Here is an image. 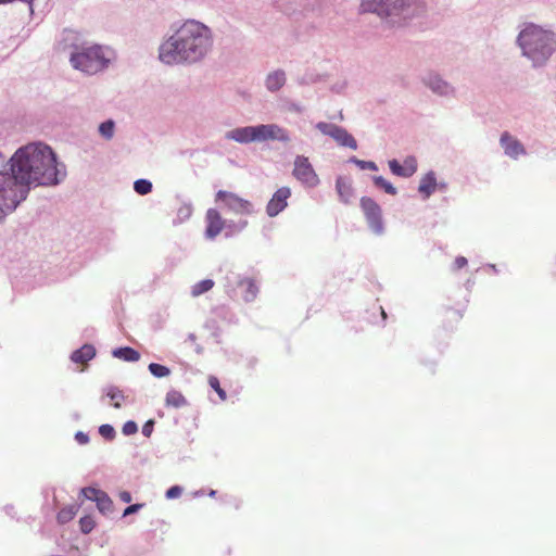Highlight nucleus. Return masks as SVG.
<instances>
[{
  "mask_svg": "<svg viewBox=\"0 0 556 556\" xmlns=\"http://www.w3.org/2000/svg\"><path fill=\"white\" fill-rule=\"evenodd\" d=\"M421 83L438 97L454 98L456 96L455 87L437 72L429 71L425 73Z\"/></svg>",
  "mask_w": 556,
  "mask_h": 556,
  "instance_id": "obj_11",
  "label": "nucleus"
},
{
  "mask_svg": "<svg viewBox=\"0 0 556 556\" xmlns=\"http://www.w3.org/2000/svg\"><path fill=\"white\" fill-rule=\"evenodd\" d=\"M287 84V73L282 68L268 72L264 78V86L270 93L280 91Z\"/></svg>",
  "mask_w": 556,
  "mask_h": 556,
  "instance_id": "obj_19",
  "label": "nucleus"
},
{
  "mask_svg": "<svg viewBox=\"0 0 556 556\" xmlns=\"http://www.w3.org/2000/svg\"><path fill=\"white\" fill-rule=\"evenodd\" d=\"M80 348L87 349V348H92V346L90 344H84Z\"/></svg>",
  "mask_w": 556,
  "mask_h": 556,
  "instance_id": "obj_50",
  "label": "nucleus"
},
{
  "mask_svg": "<svg viewBox=\"0 0 556 556\" xmlns=\"http://www.w3.org/2000/svg\"><path fill=\"white\" fill-rule=\"evenodd\" d=\"M108 397H110L111 402H113V407L119 408L122 407L123 402V393L121 390L116 388H110L106 392Z\"/></svg>",
  "mask_w": 556,
  "mask_h": 556,
  "instance_id": "obj_33",
  "label": "nucleus"
},
{
  "mask_svg": "<svg viewBox=\"0 0 556 556\" xmlns=\"http://www.w3.org/2000/svg\"><path fill=\"white\" fill-rule=\"evenodd\" d=\"M208 384H210L211 388H213L214 391H216L217 395H219L220 401H225L226 400L225 390L222 389L220 382H218L217 377L210 376L208 377Z\"/></svg>",
  "mask_w": 556,
  "mask_h": 556,
  "instance_id": "obj_36",
  "label": "nucleus"
},
{
  "mask_svg": "<svg viewBox=\"0 0 556 556\" xmlns=\"http://www.w3.org/2000/svg\"><path fill=\"white\" fill-rule=\"evenodd\" d=\"M437 188V178L433 172L427 173L420 180L418 191L422 194L424 199H428Z\"/></svg>",
  "mask_w": 556,
  "mask_h": 556,
  "instance_id": "obj_21",
  "label": "nucleus"
},
{
  "mask_svg": "<svg viewBox=\"0 0 556 556\" xmlns=\"http://www.w3.org/2000/svg\"><path fill=\"white\" fill-rule=\"evenodd\" d=\"M99 432L106 440L114 439V434H115L114 428L109 424H104V425L100 426Z\"/></svg>",
  "mask_w": 556,
  "mask_h": 556,
  "instance_id": "obj_37",
  "label": "nucleus"
},
{
  "mask_svg": "<svg viewBox=\"0 0 556 556\" xmlns=\"http://www.w3.org/2000/svg\"><path fill=\"white\" fill-rule=\"evenodd\" d=\"M205 238L214 240L224 231L226 219L216 208H208L205 214Z\"/></svg>",
  "mask_w": 556,
  "mask_h": 556,
  "instance_id": "obj_14",
  "label": "nucleus"
},
{
  "mask_svg": "<svg viewBox=\"0 0 556 556\" xmlns=\"http://www.w3.org/2000/svg\"><path fill=\"white\" fill-rule=\"evenodd\" d=\"M291 195V190L289 187H281L279 188L266 206V213L270 217L277 216L280 212L285 210L287 206V200Z\"/></svg>",
  "mask_w": 556,
  "mask_h": 556,
  "instance_id": "obj_16",
  "label": "nucleus"
},
{
  "mask_svg": "<svg viewBox=\"0 0 556 556\" xmlns=\"http://www.w3.org/2000/svg\"><path fill=\"white\" fill-rule=\"evenodd\" d=\"M135 191L140 195H146L152 191V182L148 179H138L134 182Z\"/></svg>",
  "mask_w": 556,
  "mask_h": 556,
  "instance_id": "obj_31",
  "label": "nucleus"
},
{
  "mask_svg": "<svg viewBox=\"0 0 556 556\" xmlns=\"http://www.w3.org/2000/svg\"><path fill=\"white\" fill-rule=\"evenodd\" d=\"M115 58V51L108 46L86 41H75L70 46V64L74 70L88 76L108 70Z\"/></svg>",
  "mask_w": 556,
  "mask_h": 556,
  "instance_id": "obj_5",
  "label": "nucleus"
},
{
  "mask_svg": "<svg viewBox=\"0 0 556 556\" xmlns=\"http://www.w3.org/2000/svg\"><path fill=\"white\" fill-rule=\"evenodd\" d=\"M94 357V350H74L71 355L72 362L78 364L79 370H84V366Z\"/></svg>",
  "mask_w": 556,
  "mask_h": 556,
  "instance_id": "obj_23",
  "label": "nucleus"
},
{
  "mask_svg": "<svg viewBox=\"0 0 556 556\" xmlns=\"http://www.w3.org/2000/svg\"><path fill=\"white\" fill-rule=\"evenodd\" d=\"M74 36H75V34L73 31H70V33L66 34L65 40H71V38L74 37Z\"/></svg>",
  "mask_w": 556,
  "mask_h": 556,
  "instance_id": "obj_48",
  "label": "nucleus"
},
{
  "mask_svg": "<svg viewBox=\"0 0 556 556\" xmlns=\"http://www.w3.org/2000/svg\"><path fill=\"white\" fill-rule=\"evenodd\" d=\"M517 46L533 66L544 65L556 51V33L533 23L520 29Z\"/></svg>",
  "mask_w": 556,
  "mask_h": 556,
  "instance_id": "obj_4",
  "label": "nucleus"
},
{
  "mask_svg": "<svg viewBox=\"0 0 556 556\" xmlns=\"http://www.w3.org/2000/svg\"><path fill=\"white\" fill-rule=\"evenodd\" d=\"M76 514H77L76 505H68V506L62 508L61 510H59L58 517H56L58 522L61 525H66L75 518Z\"/></svg>",
  "mask_w": 556,
  "mask_h": 556,
  "instance_id": "obj_26",
  "label": "nucleus"
},
{
  "mask_svg": "<svg viewBox=\"0 0 556 556\" xmlns=\"http://www.w3.org/2000/svg\"><path fill=\"white\" fill-rule=\"evenodd\" d=\"M467 258L464 257V256H458L456 257L455 262H454V266L456 269H460L463 267H465L467 265Z\"/></svg>",
  "mask_w": 556,
  "mask_h": 556,
  "instance_id": "obj_43",
  "label": "nucleus"
},
{
  "mask_svg": "<svg viewBox=\"0 0 556 556\" xmlns=\"http://www.w3.org/2000/svg\"><path fill=\"white\" fill-rule=\"evenodd\" d=\"M164 401H166V406L172 408H182L187 404L186 397L177 390L167 392Z\"/></svg>",
  "mask_w": 556,
  "mask_h": 556,
  "instance_id": "obj_24",
  "label": "nucleus"
},
{
  "mask_svg": "<svg viewBox=\"0 0 556 556\" xmlns=\"http://www.w3.org/2000/svg\"><path fill=\"white\" fill-rule=\"evenodd\" d=\"M213 287H214V281L212 279L201 280L192 287L191 294L193 296H199V295L210 291Z\"/></svg>",
  "mask_w": 556,
  "mask_h": 556,
  "instance_id": "obj_28",
  "label": "nucleus"
},
{
  "mask_svg": "<svg viewBox=\"0 0 556 556\" xmlns=\"http://www.w3.org/2000/svg\"><path fill=\"white\" fill-rule=\"evenodd\" d=\"M10 170L27 194L33 187L60 185L67 175L66 165L59 161L50 146L36 141L18 148L9 159Z\"/></svg>",
  "mask_w": 556,
  "mask_h": 556,
  "instance_id": "obj_2",
  "label": "nucleus"
},
{
  "mask_svg": "<svg viewBox=\"0 0 556 556\" xmlns=\"http://www.w3.org/2000/svg\"><path fill=\"white\" fill-rule=\"evenodd\" d=\"M224 137L226 140H232L241 144L268 140L288 143L291 140L289 131L277 124L237 127L226 131Z\"/></svg>",
  "mask_w": 556,
  "mask_h": 556,
  "instance_id": "obj_6",
  "label": "nucleus"
},
{
  "mask_svg": "<svg viewBox=\"0 0 556 556\" xmlns=\"http://www.w3.org/2000/svg\"><path fill=\"white\" fill-rule=\"evenodd\" d=\"M500 143L504 153L511 159L516 160L526 154V149L522 143L507 131L501 135Z\"/></svg>",
  "mask_w": 556,
  "mask_h": 556,
  "instance_id": "obj_17",
  "label": "nucleus"
},
{
  "mask_svg": "<svg viewBox=\"0 0 556 556\" xmlns=\"http://www.w3.org/2000/svg\"><path fill=\"white\" fill-rule=\"evenodd\" d=\"M151 432H153V421L150 420L142 426V434L146 437H150Z\"/></svg>",
  "mask_w": 556,
  "mask_h": 556,
  "instance_id": "obj_42",
  "label": "nucleus"
},
{
  "mask_svg": "<svg viewBox=\"0 0 556 556\" xmlns=\"http://www.w3.org/2000/svg\"><path fill=\"white\" fill-rule=\"evenodd\" d=\"M149 370L150 372H152V376H154V378H165L170 375V369H168L164 365H160L156 363L150 364Z\"/></svg>",
  "mask_w": 556,
  "mask_h": 556,
  "instance_id": "obj_32",
  "label": "nucleus"
},
{
  "mask_svg": "<svg viewBox=\"0 0 556 556\" xmlns=\"http://www.w3.org/2000/svg\"><path fill=\"white\" fill-rule=\"evenodd\" d=\"M336 189L343 203L348 204L351 202L354 197V190L349 178L342 176L338 177L336 180Z\"/></svg>",
  "mask_w": 556,
  "mask_h": 556,
  "instance_id": "obj_20",
  "label": "nucleus"
},
{
  "mask_svg": "<svg viewBox=\"0 0 556 556\" xmlns=\"http://www.w3.org/2000/svg\"><path fill=\"white\" fill-rule=\"evenodd\" d=\"M224 137L226 140H232L241 144L268 140L288 143L291 140L289 131L277 124L237 127L226 131Z\"/></svg>",
  "mask_w": 556,
  "mask_h": 556,
  "instance_id": "obj_7",
  "label": "nucleus"
},
{
  "mask_svg": "<svg viewBox=\"0 0 556 556\" xmlns=\"http://www.w3.org/2000/svg\"><path fill=\"white\" fill-rule=\"evenodd\" d=\"M214 31L195 18L175 22L157 48L159 61L167 66H190L203 62L213 51Z\"/></svg>",
  "mask_w": 556,
  "mask_h": 556,
  "instance_id": "obj_1",
  "label": "nucleus"
},
{
  "mask_svg": "<svg viewBox=\"0 0 556 556\" xmlns=\"http://www.w3.org/2000/svg\"><path fill=\"white\" fill-rule=\"evenodd\" d=\"M215 202L219 204L220 208L237 215H250L254 212L250 201L230 191L219 190L216 193Z\"/></svg>",
  "mask_w": 556,
  "mask_h": 556,
  "instance_id": "obj_9",
  "label": "nucleus"
},
{
  "mask_svg": "<svg viewBox=\"0 0 556 556\" xmlns=\"http://www.w3.org/2000/svg\"><path fill=\"white\" fill-rule=\"evenodd\" d=\"M380 309H381L382 318L384 320L387 318V314H386V312H384V309L382 307H380Z\"/></svg>",
  "mask_w": 556,
  "mask_h": 556,
  "instance_id": "obj_49",
  "label": "nucleus"
},
{
  "mask_svg": "<svg viewBox=\"0 0 556 556\" xmlns=\"http://www.w3.org/2000/svg\"><path fill=\"white\" fill-rule=\"evenodd\" d=\"M113 355L125 362H137L140 358L139 351L137 350H113Z\"/></svg>",
  "mask_w": 556,
  "mask_h": 556,
  "instance_id": "obj_27",
  "label": "nucleus"
},
{
  "mask_svg": "<svg viewBox=\"0 0 556 556\" xmlns=\"http://www.w3.org/2000/svg\"><path fill=\"white\" fill-rule=\"evenodd\" d=\"M122 432H124L125 435H134L137 432V425L134 421H127L124 424V427H122Z\"/></svg>",
  "mask_w": 556,
  "mask_h": 556,
  "instance_id": "obj_38",
  "label": "nucleus"
},
{
  "mask_svg": "<svg viewBox=\"0 0 556 556\" xmlns=\"http://www.w3.org/2000/svg\"><path fill=\"white\" fill-rule=\"evenodd\" d=\"M389 168L392 174L408 178L417 170V160L415 156H407L403 164H400L395 159L389 161Z\"/></svg>",
  "mask_w": 556,
  "mask_h": 556,
  "instance_id": "obj_18",
  "label": "nucleus"
},
{
  "mask_svg": "<svg viewBox=\"0 0 556 556\" xmlns=\"http://www.w3.org/2000/svg\"><path fill=\"white\" fill-rule=\"evenodd\" d=\"M323 135L329 136L332 138L339 146L346 147L352 150L357 149V142L354 137L348 132L341 126H338L332 123L319 122L315 126Z\"/></svg>",
  "mask_w": 556,
  "mask_h": 556,
  "instance_id": "obj_12",
  "label": "nucleus"
},
{
  "mask_svg": "<svg viewBox=\"0 0 556 556\" xmlns=\"http://www.w3.org/2000/svg\"><path fill=\"white\" fill-rule=\"evenodd\" d=\"M181 493H182L181 488L178 485H174V486L169 488V490H167L166 497L169 500L178 498L179 496H181Z\"/></svg>",
  "mask_w": 556,
  "mask_h": 556,
  "instance_id": "obj_40",
  "label": "nucleus"
},
{
  "mask_svg": "<svg viewBox=\"0 0 556 556\" xmlns=\"http://www.w3.org/2000/svg\"><path fill=\"white\" fill-rule=\"evenodd\" d=\"M361 206L372 231L380 235L383 231L380 206L370 198L361 199Z\"/></svg>",
  "mask_w": 556,
  "mask_h": 556,
  "instance_id": "obj_13",
  "label": "nucleus"
},
{
  "mask_svg": "<svg viewBox=\"0 0 556 556\" xmlns=\"http://www.w3.org/2000/svg\"><path fill=\"white\" fill-rule=\"evenodd\" d=\"M248 225L245 219H241L239 222L226 219V225L224 228L225 237L229 238L239 232H241Z\"/></svg>",
  "mask_w": 556,
  "mask_h": 556,
  "instance_id": "obj_25",
  "label": "nucleus"
},
{
  "mask_svg": "<svg viewBox=\"0 0 556 556\" xmlns=\"http://www.w3.org/2000/svg\"><path fill=\"white\" fill-rule=\"evenodd\" d=\"M76 440H78V442L81 444H86L88 439L86 434L78 432L76 433Z\"/></svg>",
  "mask_w": 556,
  "mask_h": 556,
  "instance_id": "obj_46",
  "label": "nucleus"
},
{
  "mask_svg": "<svg viewBox=\"0 0 556 556\" xmlns=\"http://www.w3.org/2000/svg\"><path fill=\"white\" fill-rule=\"evenodd\" d=\"M94 528V521L93 518L90 516H84L81 519H79V530H81L83 533L88 534L93 530Z\"/></svg>",
  "mask_w": 556,
  "mask_h": 556,
  "instance_id": "obj_35",
  "label": "nucleus"
},
{
  "mask_svg": "<svg viewBox=\"0 0 556 556\" xmlns=\"http://www.w3.org/2000/svg\"><path fill=\"white\" fill-rule=\"evenodd\" d=\"M239 286L244 289L243 299L245 302H252L255 300L258 293V287L253 279L244 278L239 282Z\"/></svg>",
  "mask_w": 556,
  "mask_h": 556,
  "instance_id": "obj_22",
  "label": "nucleus"
},
{
  "mask_svg": "<svg viewBox=\"0 0 556 556\" xmlns=\"http://www.w3.org/2000/svg\"><path fill=\"white\" fill-rule=\"evenodd\" d=\"M81 494L86 498L96 502L97 508H99L100 513H102V514H111L112 513V508H114V505H112V500H111V497L108 496L106 493H104L96 488H83Z\"/></svg>",
  "mask_w": 556,
  "mask_h": 556,
  "instance_id": "obj_15",
  "label": "nucleus"
},
{
  "mask_svg": "<svg viewBox=\"0 0 556 556\" xmlns=\"http://www.w3.org/2000/svg\"><path fill=\"white\" fill-rule=\"evenodd\" d=\"M115 123L108 119L99 125V134L105 139L111 140L114 136Z\"/></svg>",
  "mask_w": 556,
  "mask_h": 556,
  "instance_id": "obj_29",
  "label": "nucleus"
},
{
  "mask_svg": "<svg viewBox=\"0 0 556 556\" xmlns=\"http://www.w3.org/2000/svg\"><path fill=\"white\" fill-rule=\"evenodd\" d=\"M191 212H192V208L190 205L184 206L179 210V214L185 217H189L191 215Z\"/></svg>",
  "mask_w": 556,
  "mask_h": 556,
  "instance_id": "obj_44",
  "label": "nucleus"
},
{
  "mask_svg": "<svg viewBox=\"0 0 556 556\" xmlns=\"http://www.w3.org/2000/svg\"><path fill=\"white\" fill-rule=\"evenodd\" d=\"M364 12L376 14L388 29L405 26L424 11L422 0H362Z\"/></svg>",
  "mask_w": 556,
  "mask_h": 556,
  "instance_id": "obj_3",
  "label": "nucleus"
},
{
  "mask_svg": "<svg viewBox=\"0 0 556 556\" xmlns=\"http://www.w3.org/2000/svg\"><path fill=\"white\" fill-rule=\"evenodd\" d=\"M10 164L9 160L0 153V170L5 167V165Z\"/></svg>",
  "mask_w": 556,
  "mask_h": 556,
  "instance_id": "obj_47",
  "label": "nucleus"
},
{
  "mask_svg": "<svg viewBox=\"0 0 556 556\" xmlns=\"http://www.w3.org/2000/svg\"><path fill=\"white\" fill-rule=\"evenodd\" d=\"M27 197V188L11 170L0 172V218L14 212Z\"/></svg>",
  "mask_w": 556,
  "mask_h": 556,
  "instance_id": "obj_8",
  "label": "nucleus"
},
{
  "mask_svg": "<svg viewBox=\"0 0 556 556\" xmlns=\"http://www.w3.org/2000/svg\"><path fill=\"white\" fill-rule=\"evenodd\" d=\"M292 175L298 181L308 188H315L320 182L319 177L316 174L308 157L304 155L295 156Z\"/></svg>",
  "mask_w": 556,
  "mask_h": 556,
  "instance_id": "obj_10",
  "label": "nucleus"
},
{
  "mask_svg": "<svg viewBox=\"0 0 556 556\" xmlns=\"http://www.w3.org/2000/svg\"><path fill=\"white\" fill-rule=\"evenodd\" d=\"M142 504H135L130 505L124 510V516L134 515L136 514L140 508H142Z\"/></svg>",
  "mask_w": 556,
  "mask_h": 556,
  "instance_id": "obj_41",
  "label": "nucleus"
},
{
  "mask_svg": "<svg viewBox=\"0 0 556 556\" xmlns=\"http://www.w3.org/2000/svg\"><path fill=\"white\" fill-rule=\"evenodd\" d=\"M286 109L288 112H292V113H296V114H302L304 112V108L300 103L292 102V101L286 103Z\"/></svg>",
  "mask_w": 556,
  "mask_h": 556,
  "instance_id": "obj_39",
  "label": "nucleus"
},
{
  "mask_svg": "<svg viewBox=\"0 0 556 556\" xmlns=\"http://www.w3.org/2000/svg\"><path fill=\"white\" fill-rule=\"evenodd\" d=\"M350 162L355 164L356 166H358L361 169H368V170H374V172L378 170L377 164L372 161H363V160H358L355 156H352L350 159Z\"/></svg>",
  "mask_w": 556,
  "mask_h": 556,
  "instance_id": "obj_34",
  "label": "nucleus"
},
{
  "mask_svg": "<svg viewBox=\"0 0 556 556\" xmlns=\"http://www.w3.org/2000/svg\"><path fill=\"white\" fill-rule=\"evenodd\" d=\"M374 182L377 187L383 189L388 194L394 195L396 194V188L387 179H384L382 176H375Z\"/></svg>",
  "mask_w": 556,
  "mask_h": 556,
  "instance_id": "obj_30",
  "label": "nucleus"
},
{
  "mask_svg": "<svg viewBox=\"0 0 556 556\" xmlns=\"http://www.w3.org/2000/svg\"><path fill=\"white\" fill-rule=\"evenodd\" d=\"M118 498H121V501L124 503H128L130 502V494L126 491H122L118 493Z\"/></svg>",
  "mask_w": 556,
  "mask_h": 556,
  "instance_id": "obj_45",
  "label": "nucleus"
}]
</instances>
